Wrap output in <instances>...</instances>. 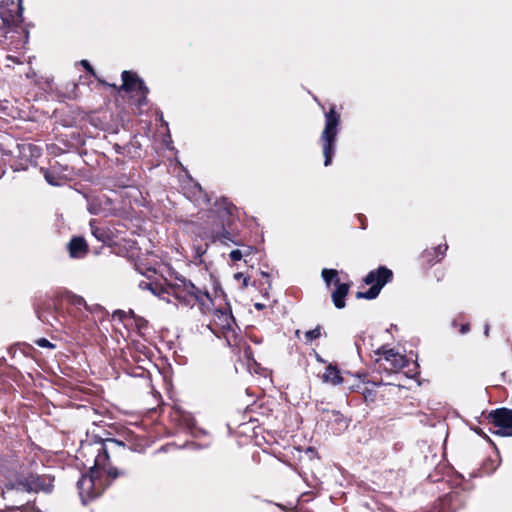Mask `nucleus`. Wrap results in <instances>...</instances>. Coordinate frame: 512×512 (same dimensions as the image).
I'll list each match as a JSON object with an SVG mask.
<instances>
[{"label":"nucleus","instance_id":"obj_1","mask_svg":"<svg viewBox=\"0 0 512 512\" xmlns=\"http://www.w3.org/2000/svg\"><path fill=\"white\" fill-rule=\"evenodd\" d=\"M159 299L173 303L176 307L198 306L203 314H212L208 328L217 337L221 335L230 347H238L242 338L235 332V318L224 290H150Z\"/></svg>","mask_w":512,"mask_h":512},{"label":"nucleus","instance_id":"obj_2","mask_svg":"<svg viewBox=\"0 0 512 512\" xmlns=\"http://www.w3.org/2000/svg\"><path fill=\"white\" fill-rule=\"evenodd\" d=\"M115 448L124 450L125 445L123 442L112 438L87 441L81 443L76 458L84 460L83 465L88 467L89 471H92V469L103 471L111 480H115L128 474L126 470H118L109 464V451Z\"/></svg>","mask_w":512,"mask_h":512},{"label":"nucleus","instance_id":"obj_3","mask_svg":"<svg viewBox=\"0 0 512 512\" xmlns=\"http://www.w3.org/2000/svg\"><path fill=\"white\" fill-rule=\"evenodd\" d=\"M68 306L80 308L89 306L82 296L74 294L70 290L56 292L48 299L39 302L36 306L37 317L43 323L52 325L50 316L56 320L59 315H63L68 310Z\"/></svg>","mask_w":512,"mask_h":512},{"label":"nucleus","instance_id":"obj_4","mask_svg":"<svg viewBox=\"0 0 512 512\" xmlns=\"http://www.w3.org/2000/svg\"><path fill=\"white\" fill-rule=\"evenodd\" d=\"M340 115L336 112L335 106H331L325 113V126L320 136L324 155V165L327 167L332 163L336 151V141L339 132Z\"/></svg>","mask_w":512,"mask_h":512},{"label":"nucleus","instance_id":"obj_5","mask_svg":"<svg viewBox=\"0 0 512 512\" xmlns=\"http://www.w3.org/2000/svg\"><path fill=\"white\" fill-rule=\"evenodd\" d=\"M375 354L378 357L374 361V368L378 372L397 373L409 364L406 355L397 352L393 348L387 349L382 346L375 351Z\"/></svg>","mask_w":512,"mask_h":512},{"label":"nucleus","instance_id":"obj_6","mask_svg":"<svg viewBox=\"0 0 512 512\" xmlns=\"http://www.w3.org/2000/svg\"><path fill=\"white\" fill-rule=\"evenodd\" d=\"M102 472L92 469L77 481L79 496L84 504L96 499L104 492L106 484L102 478Z\"/></svg>","mask_w":512,"mask_h":512},{"label":"nucleus","instance_id":"obj_7","mask_svg":"<svg viewBox=\"0 0 512 512\" xmlns=\"http://www.w3.org/2000/svg\"><path fill=\"white\" fill-rule=\"evenodd\" d=\"M489 425L497 428L495 434L505 437L512 436V409L500 407L489 411L485 416Z\"/></svg>","mask_w":512,"mask_h":512},{"label":"nucleus","instance_id":"obj_8","mask_svg":"<svg viewBox=\"0 0 512 512\" xmlns=\"http://www.w3.org/2000/svg\"><path fill=\"white\" fill-rule=\"evenodd\" d=\"M23 0H5L0 3V18L8 27H18L23 22Z\"/></svg>","mask_w":512,"mask_h":512},{"label":"nucleus","instance_id":"obj_9","mask_svg":"<svg viewBox=\"0 0 512 512\" xmlns=\"http://www.w3.org/2000/svg\"><path fill=\"white\" fill-rule=\"evenodd\" d=\"M235 206L230 203L226 198H221L214 204V209L211 211V216L217 218L212 224V227H230L233 221V212Z\"/></svg>","mask_w":512,"mask_h":512},{"label":"nucleus","instance_id":"obj_10","mask_svg":"<svg viewBox=\"0 0 512 512\" xmlns=\"http://www.w3.org/2000/svg\"><path fill=\"white\" fill-rule=\"evenodd\" d=\"M121 77L123 81L122 89L127 92H140L141 96L138 99V104L139 106L145 105L147 103V94L149 89L145 85L144 81L140 79L135 73L130 71H123Z\"/></svg>","mask_w":512,"mask_h":512},{"label":"nucleus","instance_id":"obj_11","mask_svg":"<svg viewBox=\"0 0 512 512\" xmlns=\"http://www.w3.org/2000/svg\"><path fill=\"white\" fill-rule=\"evenodd\" d=\"M467 491L465 489H455L445 494L439 499V506L442 512H456L467 502Z\"/></svg>","mask_w":512,"mask_h":512},{"label":"nucleus","instance_id":"obj_12","mask_svg":"<svg viewBox=\"0 0 512 512\" xmlns=\"http://www.w3.org/2000/svg\"><path fill=\"white\" fill-rule=\"evenodd\" d=\"M53 482L54 477L50 475H39L30 473L25 477L23 485L28 492L42 491L45 493H50L52 492L54 487Z\"/></svg>","mask_w":512,"mask_h":512},{"label":"nucleus","instance_id":"obj_13","mask_svg":"<svg viewBox=\"0 0 512 512\" xmlns=\"http://www.w3.org/2000/svg\"><path fill=\"white\" fill-rule=\"evenodd\" d=\"M393 279V271L386 266H380L375 270H371L364 278L363 282L370 288H383L386 284L391 283Z\"/></svg>","mask_w":512,"mask_h":512},{"label":"nucleus","instance_id":"obj_14","mask_svg":"<svg viewBox=\"0 0 512 512\" xmlns=\"http://www.w3.org/2000/svg\"><path fill=\"white\" fill-rule=\"evenodd\" d=\"M111 206H112V201L105 195H98V196L87 198V210L89 211L90 214L107 215L111 210Z\"/></svg>","mask_w":512,"mask_h":512},{"label":"nucleus","instance_id":"obj_15","mask_svg":"<svg viewBox=\"0 0 512 512\" xmlns=\"http://www.w3.org/2000/svg\"><path fill=\"white\" fill-rule=\"evenodd\" d=\"M69 256L74 259H82L88 253V244L83 237H73L67 244Z\"/></svg>","mask_w":512,"mask_h":512},{"label":"nucleus","instance_id":"obj_16","mask_svg":"<svg viewBox=\"0 0 512 512\" xmlns=\"http://www.w3.org/2000/svg\"><path fill=\"white\" fill-rule=\"evenodd\" d=\"M447 249V244L438 245L437 247L426 249L422 252L421 258L425 263L433 265L435 263L440 262L444 258Z\"/></svg>","mask_w":512,"mask_h":512},{"label":"nucleus","instance_id":"obj_17","mask_svg":"<svg viewBox=\"0 0 512 512\" xmlns=\"http://www.w3.org/2000/svg\"><path fill=\"white\" fill-rule=\"evenodd\" d=\"M321 275L327 287L334 285V288H350L352 285V283L341 282L339 273L335 269L324 268Z\"/></svg>","mask_w":512,"mask_h":512},{"label":"nucleus","instance_id":"obj_18","mask_svg":"<svg viewBox=\"0 0 512 512\" xmlns=\"http://www.w3.org/2000/svg\"><path fill=\"white\" fill-rule=\"evenodd\" d=\"M322 379L324 382L330 383L332 385H340L345 382V378L341 375L339 368L334 364H329L325 368Z\"/></svg>","mask_w":512,"mask_h":512},{"label":"nucleus","instance_id":"obj_19","mask_svg":"<svg viewBox=\"0 0 512 512\" xmlns=\"http://www.w3.org/2000/svg\"><path fill=\"white\" fill-rule=\"evenodd\" d=\"M228 227H211L210 229V237L213 242L219 241L223 244H228L229 242L236 243L232 234L227 230Z\"/></svg>","mask_w":512,"mask_h":512},{"label":"nucleus","instance_id":"obj_20","mask_svg":"<svg viewBox=\"0 0 512 512\" xmlns=\"http://www.w3.org/2000/svg\"><path fill=\"white\" fill-rule=\"evenodd\" d=\"M134 137L129 143L125 144V156L136 158L140 156L141 145Z\"/></svg>","mask_w":512,"mask_h":512},{"label":"nucleus","instance_id":"obj_21","mask_svg":"<svg viewBox=\"0 0 512 512\" xmlns=\"http://www.w3.org/2000/svg\"><path fill=\"white\" fill-rule=\"evenodd\" d=\"M349 290H333L332 291V301L336 308L342 309L345 307V300L348 295Z\"/></svg>","mask_w":512,"mask_h":512},{"label":"nucleus","instance_id":"obj_22","mask_svg":"<svg viewBox=\"0 0 512 512\" xmlns=\"http://www.w3.org/2000/svg\"><path fill=\"white\" fill-rule=\"evenodd\" d=\"M86 310L96 316L99 321H103L109 317V312L100 304L86 306Z\"/></svg>","mask_w":512,"mask_h":512},{"label":"nucleus","instance_id":"obj_23","mask_svg":"<svg viewBox=\"0 0 512 512\" xmlns=\"http://www.w3.org/2000/svg\"><path fill=\"white\" fill-rule=\"evenodd\" d=\"M464 316L460 314L458 317L452 320V327L458 328L460 334H466L470 331V323L468 321L463 322Z\"/></svg>","mask_w":512,"mask_h":512},{"label":"nucleus","instance_id":"obj_24","mask_svg":"<svg viewBox=\"0 0 512 512\" xmlns=\"http://www.w3.org/2000/svg\"><path fill=\"white\" fill-rule=\"evenodd\" d=\"M43 175L47 183H49L52 186H60L63 182L62 177H60L58 174H56L54 171L45 169L43 170Z\"/></svg>","mask_w":512,"mask_h":512},{"label":"nucleus","instance_id":"obj_25","mask_svg":"<svg viewBox=\"0 0 512 512\" xmlns=\"http://www.w3.org/2000/svg\"><path fill=\"white\" fill-rule=\"evenodd\" d=\"M90 227H91V232H92V235L98 240V241H101V242H105L106 239H107V233L104 229L98 227L96 225V221L95 220H91L90 221Z\"/></svg>","mask_w":512,"mask_h":512},{"label":"nucleus","instance_id":"obj_26","mask_svg":"<svg viewBox=\"0 0 512 512\" xmlns=\"http://www.w3.org/2000/svg\"><path fill=\"white\" fill-rule=\"evenodd\" d=\"M263 298L267 300L268 303H260V301L254 302V307L258 310H264L267 307L272 308L274 304L277 302L276 299H271L268 290H265V293L263 294Z\"/></svg>","mask_w":512,"mask_h":512},{"label":"nucleus","instance_id":"obj_27","mask_svg":"<svg viewBox=\"0 0 512 512\" xmlns=\"http://www.w3.org/2000/svg\"><path fill=\"white\" fill-rule=\"evenodd\" d=\"M322 326L317 325L314 329L308 330L305 333L306 343H312L314 340L321 337Z\"/></svg>","mask_w":512,"mask_h":512},{"label":"nucleus","instance_id":"obj_28","mask_svg":"<svg viewBox=\"0 0 512 512\" xmlns=\"http://www.w3.org/2000/svg\"><path fill=\"white\" fill-rule=\"evenodd\" d=\"M331 416L333 419V422L336 423L339 427L338 430H341L342 428L347 427V421L342 413L339 411H331Z\"/></svg>","mask_w":512,"mask_h":512},{"label":"nucleus","instance_id":"obj_29","mask_svg":"<svg viewBox=\"0 0 512 512\" xmlns=\"http://www.w3.org/2000/svg\"><path fill=\"white\" fill-rule=\"evenodd\" d=\"M380 291L381 290H366V292H363L361 290H358L356 293V298L372 300L378 297Z\"/></svg>","mask_w":512,"mask_h":512},{"label":"nucleus","instance_id":"obj_30","mask_svg":"<svg viewBox=\"0 0 512 512\" xmlns=\"http://www.w3.org/2000/svg\"><path fill=\"white\" fill-rule=\"evenodd\" d=\"M498 463L492 459H487L482 466V470L484 473L490 474L496 470Z\"/></svg>","mask_w":512,"mask_h":512},{"label":"nucleus","instance_id":"obj_31","mask_svg":"<svg viewBox=\"0 0 512 512\" xmlns=\"http://www.w3.org/2000/svg\"><path fill=\"white\" fill-rule=\"evenodd\" d=\"M34 344L41 348L55 349L56 345L46 338H38L34 340Z\"/></svg>","mask_w":512,"mask_h":512},{"label":"nucleus","instance_id":"obj_32","mask_svg":"<svg viewBox=\"0 0 512 512\" xmlns=\"http://www.w3.org/2000/svg\"><path fill=\"white\" fill-rule=\"evenodd\" d=\"M376 391L373 389L364 388L362 395L366 403L374 402L376 399Z\"/></svg>","mask_w":512,"mask_h":512},{"label":"nucleus","instance_id":"obj_33","mask_svg":"<svg viewBox=\"0 0 512 512\" xmlns=\"http://www.w3.org/2000/svg\"><path fill=\"white\" fill-rule=\"evenodd\" d=\"M112 318H117L119 321L123 322L128 318V313L124 310L117 309L112 313Z\"/></svg>","mask_w":512,"mask_h":512},{"label":"nucleus","instance_id":"obj_34","mask_svg":"<svg viewBox=\"0 0 512 512\" xmlns=\"http://www.w3.org/2000/svg\"><path fill=\"white\" fill-rule=\"evenodd\" d=\"M242 257H243V254H242L241 250L236 249V250H232L230 252V258L234 262L241 260Z\"/></svg>","mask_w":512,"mask_h":512},{"label":"nucleus","instance_id":"obj_35","mask_svg":"<svg viewBox=\"0 0 512 512\" xmlns=\"http://www.w3.org/2000/svg\"><path fill=\"white\" fill-rule=\"evenodd\" d=\"M261 276L262 278L265 279V281H260L259 282V285H268V286H271V282H270V275L266 272H261Z\"/></svg>","mask_w":512,"mask_h":512},{"label":"nucleus","instance_id":"obj_36","mask_svg":"<svg viewBox=\"0 0 512 512\" xmlns=\"http://www.w3.org/2000/svg\"><path fill=\"white\" fill-rule=\"evenodd\" d=\"M113 149L117 154L125 155V145L114 144Z\"/></svg>","mask_w":512,"mask_h":512},{"label":"nucleus","instance_id":"obj_37","mask_svg":"<svg viewBox=\"0 0 512 512\" xmlns=\"http://www.w3.org/2000/svg\"><path fill=\"white\" fill-rule=\"evenodd\" d=\"M81 65L88 71L90 72L91 74L94 75V70L92 68V66L90 65V63L87 61V60H82L81 61Z\"/></svg>","mask_w":512,"mask_h":512},{"label":"nucleus","instance_id":"obj_38","mask_svg":"<svg viewBox=\"0 0 512 512\" xmlns=\"http://www.w3.org/2000/svg\"><path fill=\"white\" fill-rule=\"evenodd\" d=\"M137 326L139 328H142L143 326H146L147 325V321L141 317H137V319L135 320Z\"/></svg>","mask_w":512,"mask_h":512},{"label":"nucleus","instance_id":"obj_39","mask_svg":"<svg viewBox=\"0 0 512 512\" xmlns=\"http://www.w3.org/2000/svg\"><path fill=\"white\" fill-rule=\"evenodd\" d=\"M139 288H147V289H150V288H153L152 286V283L151 282H141L139 284Z\"/></svg>","mask_w":512,"mask_h":512},{"label":"nucleus","instance_id":"obj_40","mask_svg":"<svg viewBox=\"0 0 512 512\" xmlns=\"http://www.w3.org/2000/svg\"><path fill=\"white\" fill-rule=\"evenodd\" d=\"M244 354L247 358H250V356L252 355V349L249 345L245 347Z\"/></svg>","mask_w":512,"mask_h":512},{"label":"nucleus","instance_id":"obj_41","mask_svg":"<svg viewBox=\"0 0 512 512\" xmlns=\"http://www.w3.org/2000/svg\"><path fill=\"white\" fill-rule=\"evenodd\" d=\"M183 282L184 288H192L195 289V285L192 282H188V285L186 284L185 280H181Z\"/></svg>","mask_w":512,"mask_h":512},{"label":"nucleus","instance_id":"obj_42","mask_svg":"<svg viewBox=\"0 0 512 512\" xmlns=\"http://www.w3.org/2000/svg\"><path fill=\"white\" fill-rule=\"evenodd\" d=\"M126 313H128V317L133 318L134 320H136L138 317V316H136V314L134 313V311L132 309H129V311H126Z\"/></svg>","mask_w":512,"mask_h":512},{"label":"nucleus","instance_id":"obj_43","mask_svg":"<svg viewBox=\"0 0 512 512\" xmlns=\"http://www.w3.org/2000/svg\"><path fill=\"white\" fill-rule=\"evenodd\" d=\"M159 120H160L162 126H165L166 128L168 127V123L163 119L162 113L159 114Z\"/></svg>","mask_w":512,"mask_h":512},{"label":"nucleus","instance_id":"obj_44","mask_svg":"<svg viewBox=\"0 0 512 512\" xmlns=\"http://www.w3.org/2000/svg\"><path fill=\"white\" fill-rule=\"evenodd\" d=\"M359 220L361 222V228L365 229V217L363 215H359Z\"/></svg>","mask_w":512,"mask_h":512},{"label":"nucleus","instance_id":"obj_45","mask_svg":"<svg viewBox=\"0 0 512 512\" xmlns=\"http://www.w3.org/2000/svg\"><path fill=\"white\" fill-rule=\"evenodd\" d=\"M489 330H490V327H489L488 324H486L485 327H484V334H485L486 337L489 336Z\"/></svg>","mask_w":512,"mask_h":512},{"label":"nucleus","instance_id":"obj_46","mask_svg":"<svg viewBox=\"0 0 512 512\" xmlns=\"http://www.w3.org/2000/svg\"><path fill=\"white\" fill-rule=\"evenodd\" d=\"M148 272H149V273H152V274H155V273H156L155 269H148Z\"/></svg>","mask_w":512,"mask_h":512},{"label":"nucleus","instance_id":"obj_47","mask_svg":"<svg viewBox=\"0 0 512 512\" xmlns=\"http://www.w3.org/2000/svg\"><path fill=\"white\" fill-rule=\"evenodd\" d=\"M205 202L208 204L210 202V199L208 198L207 195H205Z\"/></svg>","mask_w":512,"mask_h":512},{"label":"nucleus","instance_id":"obj_48","mask_svg":"<svg viewBox=\"0 0 512 512\" xmlns=\"http://www.w3.org/2000/svg\"><path fill=\"white\" fill-rule=\"evenodd\" d=\"M247 282H248V279H247V278H245V279H244V285H245V286H247V285H248V283H247Z\"/></svg>","mask_w":512,"mask_h":512},{"label":"nucleus","instance_id":"obj_49","mask_svg":"<svg viewBox=\"0 0 512 512\" xmlns=\"http://www.w3.org/2000/svg\"><path fill=\"white\" fill-rule=\"evenodd\" d=\"M197 188H198L200 191H202V187H201L199 184H197Z\"/></svg>","mask_w":512,"mask_h":512},{"label":"nucleus","instance_id":"obj_50","mask_svg":"<svg viewBox=\"0 0 512 512\" xmlns=\"http://www.w3.org/2000/svg\"><path fill=\"white\" fill-rule=\"evenodd\" d=\"M260 303H268L266 299L261 300Z\"/></svg>","mask_w":512,"mask_h":512}]
</instances>
